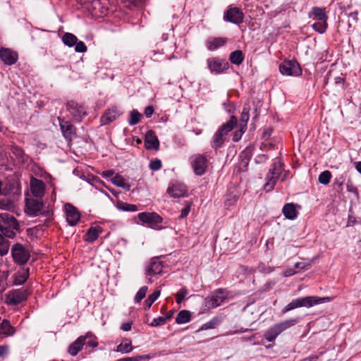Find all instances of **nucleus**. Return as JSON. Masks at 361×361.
Instances as JSON below:
<instances>
[{
  "label": "nucleus",
  "mask_w": 361,
  "mask_h": 361,
  "mask_svg": "<svg viewBox=\"0 0 361 361\" xmlns=\"http://www.w3.org/2000/svg\"><path fill=\"white\" fill-rule=\"evenodd\" d=\"M227 295L223 289H217L212 294L204 299V307L212 309L220 306L226 299Z\"/></svg>",
  "instance_id": "nucleus-7"
},
{
  "label": "nucleus",
  "mask_w": 361,
  "mask_h": 361,
  "mask_svg": "<svg viewBox=\"0 0 361 361\" xmlns=\"http://www.w3.org/2000/svg\"><path fill=\"white\" fill-rule=\"evenodd\" d=\"M245 129H243L242 130V128H240L239 132L235 133L233 137V140L234 142H238L241 138V136L243 134V133L245 132Z\"/></svg>",
  "instance_id": "nucleus-51"
},
{
  "label": "nucleus",
  "mask_w": 361,
  "mask_h": 361,
  "mask_svg": "<svg viewBox=\"0 0 361 361\" xmlns=\"http://www.w3.org/2000/svg\"><path fill=\"white\" fill-rule=\"evenodd\" d=\"M252 331V329L240 328V329L235 330L234 331H230L228 333V334H230V335L237 334H241V333L247 332V331Z\"/></svg>",
  "instance_id": "nucleus-54"
},
{
  "label": "nucleus",
  "mask_w": 361,
  "mask_h": 361,
  "mask_svg": "<svg viewBox=\"0 0 361 361\" xmlns=\"http://www.w3.org/2000/svg\"><path fill=\"white\" fill-rule=\"evenodd\" d=\"M282 212L285 217L290 220L295 219L298 216L296 204L293 203L286 204L283 207Z\"/></svg>",
  "instance_id": "nucleus-25"
},
{
  "label": "nucleus",
  "mask_w": 361,
  "mask_h": 361,
  "mask_svg": "<svg viewBox=\"0 0 361 361\" xmlns=\"http://www.w3.org/2000/svg\"><path fill=\"white\" fill-rule=\"evenodd\" d=\"M208 68L212 73L221 74L229 68V63L225 59L218 57L209 58L207 60Z\"/></svg>",
  "instance_id": "nucleus-9"
},
{
  "label": "nucleus",
  "mask_w": 361,
  "mask_h": 361,
  "mask_svg": "<svg viewBox=\"0 0 361 361\" xmlns=\"http://www.w3.org/2000/svg\"><path fill=\"white\" fill-rule=\"evenodd\" d=\"M298 320V318H293L277 323L264 332V337L267 341L273 342L281 333L295 325Z\"/></svg>",
  "instance_id": "nucleus-4"
},
{
  "label": "nucleus",
  "mask_w": 361,
  "mask_h": 361,
  "mask_svg": "<svg viewBox=\"0 0 361 361\" xmlns=\"http://www.w3.org/2000/svg\"><path fill=\"white\" fill-rule=\"evenodd\" d=\"M231 62L235 65H240L244 60V56L240 50H235L231 53L229 56Z\"/></svg>",
  "instance_id": "nucleus-35"
},
{
  "label": "nucleus",
  "mask_w": 361,
  "mask_h": 361,
  "mask_svg": "<svg viewBox=\"0 0 361 361\" xmlns=\"http://www.w3.org/2000/svg\"><path fill=\"white\" fill-rule=\"evenodd\" d=\"M167 193L171 197L179 198L186 195L187 188L183 183H173L169 186Z\"/></svg>",
  "instance_id": "nucleus-15"
},
{
  "label": "nucleus",
  "mask_w": 361,
  "mask_h": 361,
  "mask_svg": "<svg viewBox=\"0 0 361 361\" xmlns=\"http://www.w3.org/2000/svg\"><path fill=\"white\" fill-rule=\"evenodd\" d=\"M271 129H269V128L265 129L264 130V133H263V137H269L271 135Z\"/></svg>",
  "instance_id": "nucleus-60"
},
{
  "label": "nucleus",
  "mask_w": 361,
  "mask_h": 361,
  "mask_svg": "<svg viewBox=\"0 0 361 361\" xmlns=\"http://www.w3.org/2000/svg\"><path fill=\"white\" fill-rule=\"evenodd\" d=\"M77 40L76 36L70 32L65 33L62 37L63 42L69 47L74 46Z\"/></svg>",
  "instance_id": "nucleus-36"
},
{
  "label": "nucleus",
  "mask_w": 361,
  "mask_h": 361,
  "mask_svg": "<svg viewBox=\"0 0 361 361\" xmlns=\"http://www.w3.org/2000/svg\"><path fill=\"white\" fill-rule=\"evenodd\" d=\"M42 202L34 198L26 199L25 212L30 216H35L42 208Z\"/></svg>",
  "instance_id": "nucleus-17"
},
{
  "label": "nucleus",
  "mask_w": 361,
  "mask_h": 361,
  "mask_svg": "<svg viewBox=\"0 0 361 361\" xmlns=\"http://www.w3.org/2000/svg\"><path fill=\"white\" fill-rule=\"evenodd\" d=\"M133 349V348L132 346L131 341L129 338H125L118 345H117L115 351L126 354L131 352Z\"/></svg>",
  "instance_id": "nucleus-28"
},
{
  "label": "nucleus",
  "mask_w": 361,
  "mask_h": 361,
  "mask_svg": "<svg viewBox=\"0 0 361 361\" xmlns=\"http://www.w3.org/2000/svg\"><path fill=\"white\" fill-rule=\"evenodd\" d=\"M190 211V205L188 204L185 208L181 210L180 218L183 219L188 216Z\"/></svg>",
  "instance_id": "nucleus-49"
},
{
  "label": "nucleus",
  "mask_w": 361,
  "mask_h": 361,
  "mask_svg": "<svg viewBox=\"0 0 361 361\" xmlns=\"http://www.w3.org/2000/svg\"><path fill=\"white\" fill-rule=\"evenodd\" d=\"M224 135H222V133L217 131L213 137L212 146L213 148H219L220 147L224 142Z\"/></svg>",
  "instance_id": "nucleus-38"
},
{
  "label": "nucleus",
  "mask_w": 361,
  "mask_h": 361,
  "mask_svg": "<svg viewBox=\"0 0 361 361\" xmlns=\"http://www.w3.org/2000/svg\"><path fill=\"white\" fill-rule=\"evenodd\" d=\"M29 292L27 290H11L6 294V303L10 305H16L27 300Z\"/></svg>",
  "instance_id": "nucleus-11"
},
{
  "label": "nucleus",
  "mask_w": 361,
  "mask_h": 361,
  "mask_svg": "<svg viewBox=\"0 0 361 361\" xmlns=\"http://www.w3.org/2000/svg\"><path fill=\"white\" fill-rule=\"evenodd\" d=\"M30 189L36 197H42L44 194L45 185L41 180L32 178L30 180Z\"/></svg>",
  "instance_id": "nucleus-20"
},
{
  "label": "nucleus",
  "mask_w": 361,
  "mask_h": 361,
  "mask_svg": "<svg viewBox=\"0 0 361 361\" xmlns=\"http://www.w3.org/2000/svg\"><path fill=\"white\" fill-rule=\"evenodd\" d=\"M236 201H237V197L235 196H233L232 202H230V200H226L225 204H226V205H231V204H234L235 202H236Z\"/></svg>",
  "instance_id": "nucleus-62"
},
{
  "label": "nucleus",
  "mask_w": 361,
  "mask_h": 361,
  "mask_svg": "<svg viewBox=\"0 0 361 361\" xmlns=\"http://www.w3.org/2000/svg\"><path fill=\"white\" fill-rule=\"evenodd\" d=\"M147 290H148L147 286H144L141 287L139 289V290L137 292V293L135 296V298H134L135 302H136V303L140 302V301L145 298Z\"/></svg>",
  "instance_id": "nucleus-41"
},
{
  "label": "nucleus",
  "mask_w": 361,
  "mask_h": 361,
  "mask_svg": "<svg viewBox=\"0 0 361 361\" xmlns=\"http://www.w3.org/2000/svg\"><path fill=\"white\" fill-rule=\"evenodd\" d=\"M188 295V290L185 288H182L176 294V302L178 304H180L185 300V297Z\"/></svg>",
  "instance_id": "nucleus-44"
},
{
  "label": "nucleus",
  "mask_w": 361,
  "mask_h": 361,
  "mask_svg": "<svg viewBox=\"0 0 361 361\" xmlns=\"http://www.w3.org/2000/svg\"><path fill=\"white\" fill-rule=\"evenodd\" d=\"M151 356L149 355H137L135 357H133V361L149 360Z\"/></svg>",
  "instance_id": "nucleus-50"
},
{
  "label": "nucleus",
  "mask_w": 361,
  "mask_h": 361,
  "mask_svg": "<svg viewBox=\"0 0 361 361\" xmlns=\"http://www.w3.org/2000/svg\"><path fill=\"white\" fill-rule=\"evenodd\" d=\"M250 107L249 106H245L243 109L240 118V128L243 129H246L247 123L250 118Z\"/></svg>",
  "instance_id": "nucleus-32"
},
{
  "label": "nucleus",
  "mask_w": 361,
  "mask_h": 361,
  "mask_svg": "<svg viewBox=\"0 0 361 361\" xmlns=\"http://www.w3.org/2000/svg\"><path fill=\"white\" fill-rule=\"evenodd\" d=\"M330 301L328 297L320 298L317 296H307L304 298H297L288 303L283 310V313H286L298 307H311L316 305H319L325 302Z\"/></svg>",
  "instance_id": "nucleus-2"
},
{
  "label": "nucleus",
  "mask_w": 361,
  "mask_h": 361,
  "mask_svg": "<svg viewBox=\"0 0 361 361\" xmlns=\"http://www.w3.org/2000/svg\"><path fill=\"white\" fill-rule=\"evenodd\" d=\"M227 42L225 37H214L207 41V47L209 51H214L223 47Z\"/></svg>",
  "instance_id": "nucleus-24"
},
{
  "label": "nucleus",
  "mask_w": 361,
  "mask_h": 361,
  "mask_svg": "<svg viewBox=\"0 0 361 361\" xmlns=\"http://www.w3.org/2000/svg\"><path fill=\"white\" fill-rule=\"evenodd\" d=\"M29 277V269L25 268L20 269L15 274L14 283L16 285L23 284Z\"/></svg>",
  "instance_id": "nucleus-27"
},
{
  "label": "nucleus",
  "mask_w": 361,
  "mask_h": 361,
  "mask_svg": "<svg viewBox=\"0 0 361 361\" xmlns=\"http://www.w3.org/2000/svg\"><path fill=\"white\" fill-rule=\"evenodd\" d=\"M102 232V228L99 226L91 227L87 233L86 240L87 242H94Z\"/></svg>",
  "instance_id": "nucleus-34"
},
{
  "label": "nucleus",
  "mask_w": 361,
  "mask_h": 361,
  "mask_svg": "<svg viewBox=\"0 0 361 361\" xmlns=\"http://www.w3.org/2000/svg\"><path fill=\"white\" fill-rule=\"evenodd\" d=\"M75 51L76 52L83 53L87 51V47L85 46L84 42L82 41H80V42L77 41V42H76V44H75Z\"/></svg>",
  "instance_id": "nucleus-45"
},
{
  "label": "nucleus",
  "mask_w": 361,
  "mask_h": 361,
  "mask_svg": "<svg viewBox=\"0 0 361 361\" xmlns=\"http://www.w3.org/2000/svg\"><path fill=\"white\" fill-rule=\"evenodd\" d=\"M18 227L19 224L13 216L8 213L0 214V231L4 235L13 238L16 236L15 231Z\"/></svg>",
  "instance_id": "nucleus-3"
},
{
  "label": "nucleus",
  "mask_w": 361,
  "mask_h": 361,
  "mask_svg": "<svg viewBox=\"0 0 361 361\" xmlns=\"http://www.w3.org/2000/svg\"><path fill=\"white\" fill-rule=\"evenodd\" d=\"M190 319L191 315L188 310L180 311L176 317V322L179 324L188 323L190 321Z\"/></svg>",
  "instance_id": "nucleus-33"
},
{
  "label": "nucleus",
  "mask_w": 361,
  "mask_h": 361,
  "mask_svg": "<svg viewBox=\"0 0 361 361\" xmlns=\"http://www.w3.org/2000/svg\"><path fill=\"white\" fill-rule=\"evenodd\" d=\"M355 164L357 171L361 174V161L355 162Z\"/></svg>",
  "instance_id": "nucleus-63"
},
{
  "label": "nucleus",
  "mask_w": 361,
  "mask_h": 361,
  "mask_svg": "<svg viewBox=\"0 0 361 361\" xmlns=\"http://www.w3.org/2000/svg\"><path fill=\"white\" fill-rule=\"evenodd\" d=\"M111 180L114 185L118 187H121L126 190H129L130 189V185L126 182V179L122 176L119 174H116L113 176Z\"/></svg>",
  "instance_id": "nucleus-31"
},
{
  "label": "nucleus",
  "mask_w": 361,
  "mask_h": 361,
  "mask_svg": "<svg viewBox=\"0 0 361 361\" xmlns=\"http://www.w3.org/2000/svg\"><path fill=\"white\" fill-rule=\"evenodd\" d=\"M0 58L7 65H13L18 60V54L9 49L1 48L0 49Z\"/></svg>",
  "instance_id": "nucleus-18"
},
{
  "label": "nucleus",
  "mask_w": 361,
  "mask_h": 361,
  "mask_svg": "<svg viewBox=\"0 0 361 361\" xmlns=\"http://www.w3.org/2000/svg\"><path fill=\"white\" fill-rule=\"evenodd\" d=\"M215 325H216V323H215V322H212V321H211V322H207V323L204 324L202 326L201 329H213V328H214V327H215Z\"/></svg>",
  "instance_id": "nucleus-53"
},
{
  "label": "nucleus",
  "mask_w": 361,
  "mask_h": 361,
  "mask_svg": "<svg viewBox=\"0 0 361 361\" xmlns=\"http://www.w3.org/2000/svg\"><path fill=\"white\" fill-rule=\"evenodd\" d=\"M85 344H87L89 346H90L92 348H94V347H96L98 343L96 341L92 340V338H90V340H88L87 341H85Z\"/></svg>",
  "instance_id": "nucleus-57"
},
{
  "label": "nucleus",
  "mask_w": 361,
  "mask_h": 361,
  "mask_svg": "<svg viewBox=\"0 0 361 361\" xmlns=\"http://www.w3.org/2000/svg\"><path fill=\"white\" fill-rule=\"evenodd\" d=\"M8 350V348L6 345H0V357L4 356Z\"/></svg>",
  "instance_id": "nucleus-58"
},
{
  "label": "nucleus",
  "mask_w": 361,
  "mask_h": 361,
  "mask_svg": "<svg viewBox=\"0 0 361 361\" xmlns=\"http://www.w3.org/2000/svg\"><path fill=\"white\" fill-rule=\"evenodd\" d=\"M281 73L286 76H298L302 74V69L296 61H284L279 66Z\"/></svg>",
  "instance_id": "nucleus-8"
},
{
  "label": "nucleus",
  "mask_w": 361,
  "mask_h": 361,
  "mask_svg": "<svg viewBox=\"0 0 361 361\" xmlns=\"http://www.w3.org/2000/svg\"><path fill=\"white\" fill-rule=\"evenodd\" d=\"M66 220L70 226H75L80 220V214L77 209L71 204L65 205Z\"/></svg>",
  "instance_id": "nucleus-16"
},
{
  "label": "nucleus",
  "mask_w": 361,
  "mask_h": 361,
  "mask_svg": "<svg viewBox=\"0 0 361 361\" xmlns=\"http://www.w3.org/2000/svg\"><path fill=\"white\" fill-rule=\"evenodd\" d=\"M10 242L0 234V256L6 255L9 250Z\"/></svg>",
  "instance_id": "nucleus-39"
},
{
  "label": "nucleus",
  "mask_w": 361,
  "mask_h": 361,
  "mask_svg": "<svg viewBox=\"0 0 361 361\" xmlns=\"http://www.w3.org/2000/svg\"><path fill=\"white\" fill-rule=\"evenodd\" d=\"M244 14L237 7L229 8L224 15V20L233 24H240L243 21Z\"/></svg>",
  "instance_id": "nucleus-12"
},
{
  "label": "nucleus",
  "mask_w": 361,
  "mask_h": 361,
  "mask_svg": "<svg viewBox=\"0 0 361 361\" xmlns=\"http://www.w3.org/2000/svg\"><path fill=\"white\" fill-rule=\"evenodd\" d=\"M308 17L314 21L312 28L317 32L323 34L328 27V16L325 8L314 6L308 13Z\"/></svg>",
  "instance_id": "nucleus-1"
},
{
  "label": "nucleus",
  "mask_w": 361,
  "mask_h": 361,
  "mask_svg": "<svg viewBox=\"0 0 361 361\" xmlns=\"http://www.w3.org/2000/svg\"><path fill=\"white\" fill-rule=\"evenodd\" d=\"M171 319V316L159 317L154 318L150 324L151 326H162L166 323Z\"/></svg>",
  "instance_id": "nucleus-42"
},
{
  "label": "nucleus",
  "mask_w": 361,
  "mask_h": 361,
  "mask_svg": "<svg viewBox=\"0 0 361 361\" xmlns=\"http://www.w3.org/2000/svg\"><path fill=\"white\" fill-rule=\"evenodd\" d=\"M61 130L64 137L68 141H71L75 137V128L68 121L62 120L59 123Z\"/></svg>",
  "instance_id": "nucleus-19"
},
{
  "label": "nucleus",
  "mask_w": 361,
  "mask_h": 361,
  "mask_svg": "<svg viewBox=\"0 0 361 361\" xmlns=\"http://www.w3.org/2000/svg\"><path fill=\"white\" fill-rule=\"evenodd\" d=\"M154 113V109L152 106H148L145 109V114L147 118H149Z\"/></svg>",
  "instance_id": "nucleus-52"
},
{
  "label": "nucleus",
  "mask_w": 361,
  "mask_h": 361,
  "mask_svg": "<svg viewBox=\"0 0 361 361\" xmlns=\"http://www.w3.org/2000/svg\"><path fill=\"white\" fill-rule=\"evenodd\" d=\"M12 150H13V152L16 156H18L19 157H23V156L24 154V152H23V150L20 147H19L18 146H14V147H13Z\"/></svg>",
  "instance_id": "nucleus-48"
},
{
  "label": "nucleus",
  "mask_w": 361,
  "mask_h": 361,
  "mask_svg": "<svg viewBox=\"0 0 361 361\" xmlns=\"http://www.w3.org/2000/svg\"><path fill=\"white\" fill-rule=\"evenodd\" d=\"M282 170L283 164L280 160H276L266 176V183L264 186L266 191L269 192L274 189Z\"/></svg>",
  "instance_id": "nucleus-5"
},
{
  "label": "nucleus",
  "mask_w": 361,
  "mask_h": 361,
  "mask_svg": "<svg viewBox=\"0 0 361 361\" xmlns=\"http://www.w3.org/2000/svg\"><path fill=\"white\" fill-rule=\"evenodd\" d=\"M145 146L147 149L157 150L159 149V140L152 130H149L147 132L145 138Z\"/></svg>",
  "instance_id": "nucleus-21"
},
{
  "label": "nucleus",
  "mask_w": 361,
  "mask_h": 361,
  "mask_svg": "<svg viewBox=\"0 0 361 361\" xmlns=\"http://www.w3.org/2000/svg\"><path fill=\"white\" fill-rule=\"evenodd\" d=\"M160 295V290H156L145 300L144 305L145 310H149L152 305L157 300Z\"/></svg>",
  "instance_id": "nucleus-37"
},
{
  "label": "nucleus",
  "mask_w": 361,
  "mask_h": 361,
  "mask_svg": "<svg viewBox=\"0 0 361 361\" xmlns=\"http://www.w3.org/2000/svg\"><path fill=\"white\" fill-rule=\"evenodd\" d=\"M67 109L75 121H80L83 116L87 115L86 109L74 101L67 103Z\"/></svg>",
  "instance_id": "nucleus-14"
},
{
  "label": "nucleus",
  "mask_w": 361,
  "mask_h": 361,
  "mask_svg": "<svg viewBox=\"0 0 361 361\" xmlns=\"http://www.w3.org/2000/svg\"><path fill=\"white\" fill-rule=\"evenodd\" d=\"M331 178V173L329 171H324L319 176V182L323 185H327Z\"/></svg>",
  "instance_id": "nucleus-43"
},
{
  "label": "nucleus",
  "mask_w": 361,
  "mask_h": 361,
  "mask_svg": "<svg viewBox=\"0 0 361 361\" xmlns=\"http://www.w3.org/2000/svg\"><path fill=\"white\" fill-rule=\"evenodd\" d=\"M120 115L119 111L116 108L107 109L104 114L101 116V125H108L115 121Z\"/></svg>",
  "instance_id": "nucleus-22"
},
{
  "label": "nucleus",
  "mask_w": 361,
  "mask_h": 361,
  "mask_svg": "<svg viewBox=\"0 0 361 361\" xmlns=\"http://www.w3.org/2000/svg\"><path fill=\"white\" fill-rule=\"evenodd\" d=\"M191 164L195 173L197 176H202L208 167V161L205 156L197 154L192 157Z\"/></svg>",
  "instance_id": "nucleus-10"
},
{
  "label": "nucleus",
  "mask_w": 361,
  "mask_h": 361,
  "mask_svg": "<svg viewBox=\"0 0 361 361\" xmlns=\"http://www.w3.org/2000/svg\"><path fill=\"white\" fill-rule=\"evenodd\" d=\"M142 115L135 109L130 112V118L128 120V123L130 126H134L138 123L140 121Z\"/></svg>",
  "instance_id": "nucleus-40"
},
{
  "label": "nucleus",
  "mask_w": 361,
  "mask_h": 361,
  "mask_svg": "<svg viewBox=\"0 0 361 361\" xmlns=\"http://www.w3.org/2000/svg\"><path fill=\"white\" fill-rule=\"evenodd\" d=\"M114 172L113 170H107L102 172V176L104 178L112 177Z\"/></svg>",
  "instance_id": "nucleus-55"
},
{
  "label": "nucleus",
  "mask_w": 361,
  "mask_h": 361,
  "mask_svg": "<svg viewBox=\"0 0 361 361\" xmlns=\"http://www.w3.org/2000/svg\"><path fill=\"white\" fill-rule=\"evenodd\" d=\"M16 332L13 326L11 325V323L7 319H3L0 324V333L7 336H13Z\"/></svg>",
  "instance_id": "nucleus-30"
},
{
  "label": "nucleus",
  "mask_w": 361,
  "mask_h": 361,
  "mask_svg": "<svg viewBox=\"0 0 361 361\" xmlns=\"http://www.w3.org/2000/svg\"><path fill=\"white\" fill-rule=\"evenodd\" d=\"M343 80H344L343 78L341 77V76L336 77L334 78L335 83L337 85H342L343 83Z\"/></svg>",
  "instance_id": "nucleus-59"
},
{
  "label": "nucleus",
  "mask_w": 361,
  "mask_h": 361,
  "mask_svg": "<svg viewBox=\"0 0 361 361\" xmlns=\"http://www.w3.org/2000/svg\"><path fill=\"white\" fill-rule=\"evenodd\" d=\"M89 338V335L85 336H80L75 342H73L68 348V353L72 356L76 355L82 349L85 343V340Z\"/></svg>",
  "instance_id": "nucleus-23"
},
{
  "label": "nucleus",
  "mask_w": 361,
  "mask_h": 361,
  "mask_svg": "<svg viewBox=\"0 0 361 361\" xmlns=\"http://www.w3.org/2000/svg\"><path fill=\"white\" fill-rule=\"evenodd\" d=\"M303 264V262H297L295 264V267L296 269H305V267H301V265Z\"/></svg>",
  "instance_id": "nucleus-64"
},
{
  "label": "nucleus",
  "mask_w": 361,
  "mask_h": 361,
  "mask_svg": "<svg viewBox=\"0 0 361 361\" xmlns=\"http://www.w3.org/2000/svg\"><path fill=\"white\" fill-rule=\"evenodd\" d=\"M161 271V262L157 259H152L149 267L146 269V274L147 276H154L156 274H160Z\"/></svg>",
  "instance_id": "nucleus-26"
},
{
  "label": "nucleus",
  "mask_w": 361,
  "mask_h": 361,
  "mask_svg": "<svg viewBox=\"0 0 361 361\" xmlns=\"http://www.w3.org/2000/svg\"><path fill=\"white\" fill-rule=\"evenodd\" d=\"M121 208V209H123L124 211H129V212H136L137 210V207L135 204H126V203H124L123 204V207Z\"/></svg>",
  "instance_id": "nucleus-47"
},
{
  "label": "nucleus",
  "mask_w": 361,
  "mask_h": 361,
  "mask_svg": "<svg viewBox=\"0 0 361 361\" xmlns=\"http://www.w3.org/2000/svg\"><path fill=\"white\" fill-rule=\"evenodd\" d=\"M132 323L131 322H126L122 324L121 329L125 331H128L131 329Z\"/></svg>",
  "instance_id": "nucleus-56"
},
{
  "label": "nucleus",
  "mask_w": 361,
  "mask_h": 361,
  "mask_svg": "<svg viewBox=\"0 0 361 361\" xmlns=\"http://www.w3.org/2000/svg\"><path fill=\"white\" fill-rule=\"evenodd\" d=\"M237 123V118L235 116H232L230 118V120L223 124L220 128L219 129V132L222 133V135L226 136L228 132L231 131L234 126Z\"/></svg>",
  "instance_id": "nucleus-29"
},
{
  "label": "nucleus",
  "mask_w": 361,
  "mask_h": 361,
  "mask_svg": "<svg viewBox=\"0 0 361 361\" xmlns=\"http://www.w3.org/2000/svg\"><path fill=\"white\" fill-rule=\"evenodd\" d=\"M317 359H318L317 356L312 355V356L309 357L308 358L304 359L301 361H317Z\"/></svg>",
  "instance_id": "nucleus-61"
},
{
  "label": "nucleus",
  "mask_w": 361,
  "mask_h": 361,
  "mask_svg": "<svg viewBox=\"0 0 361 361\" xmlns=\"http://www.w3.org/2000/svg\"><path fill=\"white\" fill-rule=\"evenodd\" d=\"M138 219L143 224H149L151 228H155L163 221L161 216L155 212H141L138 214Z\"/></svg>",
  "instance_id": "nucleus-13"
},
{
  "label": "nucleus",
  "mask_w": 361,
  "mask_h": 361,
  "mask_svg": "<svg viewBox=\"0 0 361 361\" xmlns=\"http://www.w3.org/2000/svg\"><path fill=\"white\" fill-rule=\"evenodd\" d=\"M161 167V161L159 159H154L150 161L149 168L152 171H157Z\"/></svg>",
  "instance_id": "nucleus-46"
},
{
  "label": "nucleus",
  "mask_w": 361,
  "mask_h": 361,
  "mask_svg": "<svg viewBox=\"0 0 361 361\" xmlns=\"http://www.w3.org/2000/svg\"><path fill=\"white\" fill-rule=\"evenodd\" d=\"M11 255L14 262L19 265L26 264L30 257V254L27 247L20 243H16L12 246Z\"/></svg>",
  "instance_id": "nucleus-6"
}]
</instances>
